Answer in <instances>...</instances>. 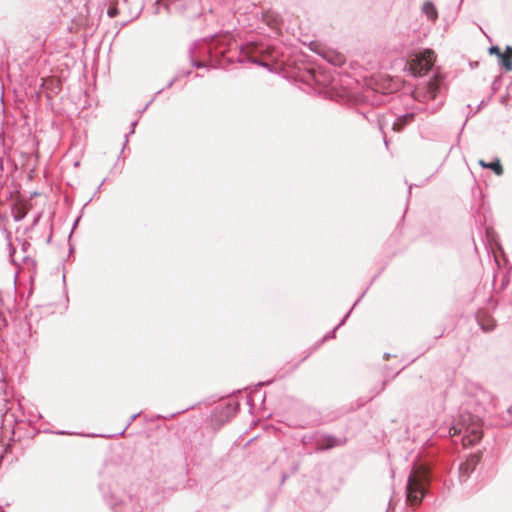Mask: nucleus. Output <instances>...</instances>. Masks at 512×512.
<instances>
[{"mask_svg": "<svg viewBox=\"0 0 512 512\" xmlns=\"http://www.w3.org/2000/svg\"><path fill=\"white\" fill-rule=\"evenodd\" d=\"M431 481V470L425 465L414 466L407 480L406 501L411 506L421 504Z\"/></svg>", "mask_w": 512, "mask_h": 512, "instance_id": "nucleus-1", "label": "nucleus"}, {"mask_svg": "<svg viewBox=\"0 0 512 512\" xmlns=\"http://www.w3.org/2000/svg\"><path fill=\"white\" fill-rule=\"evenodd\" d=\"M435 53L431 49H425L409 56L405 69L415 77L426 75L433 67Z\"/></svg>", "mask_w": 512, "mask_h": 512, "instance_id": "nucleus-2", "label": "nucleus"}, {"mask_svg": "<svg viewBox=\"0 0 512 512\" xmlns=\"http://www.w3.org/2000/svg\"><path fill=\"white\" fill-rule=\"evenodd\" d=\"M471 418L470 414H462L460 420L453 423L449 428L450 436L463 435L462 442L464 446L474 445L482 438V432L478 428L470 427L467 424Z\"/></svg>", "mask_w": 512, "mask_h": 512, "instance_id": "nucleus-3", "label": "nucleus"}, {"mask_svg": "<svg viewBox=\"0 0 512 512\" xmlns=\"http://www.w3.org/2000/svg\"><path fill=\"white\" fill-rule=\"evenodd\" d=\"M440 90L438 81H429L424 86L416 88L414 97L418 101L435 100Z\"/></svg>", "mask_w": 512, "mask_h": 512, "instance_id": "nucleus-4", "label": "nucleus"}, {"mask_svg": "<svg viewBox=\"0 0 512 512\" xmlns=\"http://www.w3.org/2000/svg\"><path fill=\"white\" fill-rule=\"evenodd\" d=\"M345 442H346V439L337 438V437H335L333 435H329V434H321V435L316 436V438H315V445H316L315 450L316 451L329 450V449H332L337 446H342L345 444Z\"/></svg>", "mask_w": 512, "mask_h": 512, "instance_id": "nucleus-5", "label": "nucleus"}, {"mask_svg": "<svg viewBox=\"0 0 512 512\" xmlns=\"http://www.w3.org/2000/svg\"><path fill=\"white\" fill-rule=\"evenodd\" d=\"M481 456L479 454H471L467 459L462 462L459 466V478L461 482L466 481L471 473L475 470L479 464Z\"/></svg>", "mask_w": 512, "mask_h": 512, "instance_id": "nucleus-6", "label": "nucleus"}, {"mask_svg": "<svg viewBox=\"0 0 512 512\" xmlns=\"http://www.w3.org/2000/svg\"><path fill=\"white\" fill-rule=\"evenodd\" d=\"M258 52L261 55H263L264 49H261ZM239 62H241V63L249 62V63L255 64V65L261 66V67H265V68L269 67V64L265 61L263 56H261V57L255 56L253 53H251L249 51H245L243 49L240 51Z\"/></svg>", "mask_w": 512, "mask_h": 512, "instance_id": "nucleus-7", "label": "nucleus"}, {"mask_svg": "<svg viewBox=\"0 0 512 512\" xmlns=\"http://www.w3.org/2000/svg\"><path fill=\"white\" fill-rule=\"evenodd\" d=\"M415 113L407 112L403 115L397 116L392 122V128L396 132L402 131L409 123L414 120Z\"/></svg>", "mask_w": 512, "mask_h": 512, "instance_id": "nucleus-8", "label": "nucleus"}, {"mask_svg": "<svg viewBox=\"0 0 512 512\" xmlns=\"http://www.w3.org/2000/svg\"><path fill=\"white\" fill-rule=\"evenodd\" d=\"M422 14L425 15L428 21L435 23L438 19V11L431 1H425L421 8Z\"/></svg>", "mask_w": 512, "mask_h": 512, "instance_id": "nucleus-9", "label": "nucleus"}, {"mask_svg": "<svg viewBox=\"0 0 512 512\" xmlns=\"http://www.w3.org/2000/svg\"><path fill=\"white\" fill-rule=\"evenodd\" d=\"M263 21L271 28L275 29L281 22V17L278 13L266 11L263 13Z\"/></svg>", "mask_w": 512, "mask_h": 512, "instance_id": "nucleus-10", "label": "nucleus"}, {"mask_svg": "<svg viewBox=\"0 0 512 512\" xmlns=\"http://www.w3.org/2000/svg\"><path fill=\"white\" fill-rule=\"evenodd\" d=\"M220 43H221L220 39L212 40L210 46L207 47V51H206L208 54H210V57H217V56L225 57V53L227 52V49L226 48L220 49L218 47L220 45Z\"/></svg>", "mask_w": 512, "mask_h": 512, "instance_id": "nucleus-11", "label": "nucleus"}, {"mask_svg": "<svg viewBox=\"0 0 512 512\" xmlns=\"http://www.w3.org/2000/svg\"><path fill=\"white\" fill-rule=\"evenodd\" d=\"M479 165L482 166L483 168L491 169L498 176H501L504 172L503 167L498 158L489 163L485 162L484 160H480Z\"/></svg>", "mask_w": 512, "mask_h": 512, "instance_id": "nucleus-12", "label": "nucleus"}, {"mask_svg": "<svg viewBox=\"0 0 512 512\" xmlns=\"http://www.w3.org/2000/svg\"><path fill=\"white\" fill-rule=\"evenodd\" d=\"M364 296V293L360 296V298L354 303L353 307L348 311V313L344 316V318L341 320V322L337 325V327L330 333H328L327 335L324 336L323 338V341H326L328 339H331L333 337H335V330L340 327L341 325H343L346 321V319L349 317L352 309L358 304V302L360 301V299Z\"/></svg>", "mask_w": 512, "mask_h": 512, "instance_id": "nucleus-13", "label": "nucleus"}, {"mask_svg": "<svg viewBox=\"0 0 512 512\" xmlns=\"http://www.w3.org/2000/svg\"><path fill=\"white\" fill-rule=\"evenodd\" d=\"M501 60V65L506 71L512 70V58L511 55H505L504 53L502 56L499 57Z\"/></svg>", "mask_w": 512, "mask_h": 512, "instance_id": "nucleus-14", "label": "nucleus"}, {"mask_svg": "<svg viewBox=\"0 0 512 512\" xmlns=\"http://www.w3.org/2000/svg\"><path fill=\"white\" fill-rule=\"evenodd\" d=\"M479 324L481 329L485 332H490L496 327L495 321L493 319H488L487 322L479 320Z\"/></svg>", "mask_w": 512, "mask_h": 512, "instance_id": "nucleus-15", "label": "nucleus"}, {"mask_svg": "<svg viewBox=\"0 0 512 512\" xmlns=\"http://www.w3.org/2000/svg\"><path fill=\"white\" fill-rule=\"evenodd\" d=\"M190 73H191V71H187V72H183V73L178 72V73H177V74L172 78V80H170V81L167 83V85H166V87H165V88H170V87H172V85H173V84H174V83H175V82H176L180 77H182V76H188V75H190Z\"/></svg>", "mask_w": 512, "mask_h": 512, "instance_id": "nucleus-16", "label": "nucleus"}, {"mask_svg": "<svg viewBox=\"0 0 512 512\" xmlns=\"http://www.w3.org/2000/svg\"><path fill=\"white\" fill-rule=\"evenodd\" d=\"M189 52H190V55H191V64H192V66H194L196 68L206 67V64L204 62L194 59V56H193L194 52H193L192 48L190 49Z\"/></svg>", "mask_w": 512, "mask_h": 512, "instance_id": "nucleus-17", "label": "nucleus"}, {"mask_svg": "<svg viewBox=\"0 0 512 512\" xmlns=\"http://www.w3.org/2000/svg\"><path fill=\"white\" fill-rule=\"evenodd\" d=\"M107 14L110 18H114L120 14V9L117 6L110 5L108 7Z\"/></svg>", "mask_w": 512, "mask_h": 512, "instance_id": "nucleus-18", "label": "nucleus"}, {"mask_svg": "<svg viewBox=\"0 0 512 512\" xmlns=\"http://www.w3.org/2000/svg\"><path fill=\"white\" fill-rule=\"evenodd\" d=\"M375 117H376V122H377V125H378L379 129L381 131H383L384 127L386 125H388V121L384 117H382V116H380L378 114L375 115Z\"/></svg>", "mask_w": 512, "mask_h": 512, "instance_id": "nucleus-19", "label": "nucleus"}, {"mask_svg": "<svg viewBox=\"0 0 512 512\" xmlns=\"http://www.w3.org/2000/svg\"><path fill=\"white\" fill-rule=\"evenodd\" d=\"M329 62H331L335 66H340L344 63V59L341 55H335L334 58L328 59Z\"/></svg>", "mask_w": 512, "mask_h": 512, "instance_id": "nucleus-20", "label": "nucleus"}, {"mask_svg": "<svg viewBox=\"0 0 512 512\" xmlns=\"http://www.w3.org/2000/svg\"><path fill=\"white\" fill-rule=\"evenodd\" d=\"M489 53H490V54H495V55H497L498 57L502 56V54H503V53L501 52V50L499 49V47H498V46H491V47L489 48Z\"/></svg>", "mask_w": 512, "mask_h": 512, "instance_id": "nucleus-21", "label": "nucleus"}, {"mask_svg": "<svg viewBox=\"0 0 512 512\" xmlns=\"http://www.w3.org/2000/svg\"><path fill=\"white\" fill-rule=\"evenodd\" d=\"M136 125H137V120H136V121H133V122L131 123V129H130L129 133H128V134H126V142L128 141V136L134 133V130H135Z\"/></svg>", "mask_w": 512, "mask_h": 512, "instance_id": "nucleus-22", "label": "nucleus"}, {"mask_svg": "<svg viewBox=\"0 0 512 512\" xmlns=\"http://www.w3.org/2000/svg\"><path fill=\"white\" fill-rule=\"evenodd\" d=\"M140 415V413H136L130 417V420L128 422V426Z\"/></svg>", "mask_w": 512, "mask_h": 512, "instance_id": "nucleus-23", "label": "nucleus"}, {"mask_svg": "<svg viewBox=\"0 0 512 512\" xmlns=\"http://www.w3.org/2000/svg\"><path fill=\"white\" fill-rule=\"evenodd\" d=\"M505 55H511V58H512V47L511 46H507L506 47Z\"/></svg>", "mask_w": 512, "mask_h": 512, "instance_id": "nucleus-24", "label": "nucleus"}, {"mask_svg": "<svg viewBox=\"0 0 512 512\" xmlns=\"http://www.w3.org/2000/svg\"><path fill=\"white\" fill-rule=\"evenodd\" d=\"M363 116H364V117H365L369 122H373V121H374L373 117H370L369 115H367V114H365V113H363Z\"/></svg>", "mask_w": 512, "mask_h": 512, "instance_id": "nucleus-25", "label": "nucleus"}, {"mask_svg": "<svg viewBox=\"0 0 512 512\" xmlns=\"http://www.w3.org/2000/svg\"><path fill=\"white\" fill-rule=\"evenodd\" d=\"M153 100H154V98H153V99H151V100H149V102L146 104V106L144 107V109H143V110L147 109V107L152 103V101H153Z\"/></svg>", "mask_w": 512, "mask_h": 512, "instance_id": "nucleus-26", "label": "nucleus"}, {"mask_svg": "<svg viewBox=\"0 0 512 512\" xmlns=\"http://www.w3.org/2000/svg\"><path fill=\"white\" fill-rule=\"evenodd\" d=\"M389 357H390V354H388V353H385V354H384V358H385L386 360H388V359H389Z\"/></svg>", "mask_w": 512, "mask_h": 512, "instance_id": "nucleus-27", "label": "nucleus"}, {"mask_svg": "<svg viewBox=\"0 0 512 512\" xmlns=\"http://www.w3.org/2000/svg\"><path fill=\"white\" fill-rule=\"evenodd\" d=\"M508 413L512 415V405L508 408Z\"/></svg>", "mask_w": 512, "mask_h": 512, "instance_id": "nucleus-28", "label": "nucleus"}, {"mask_svg": "<svg viewBox=\"0 0 512 512\" xmlns=\"http://www.w3.org/2000/svg\"><path fill=\"white\" fill-rule=\"evenodd\" d=\"M57 434L64 435V434H67V432H65V431H59V432H57Z\"/></svg>", "mask_w": 512, "mask_h": 512, "instance_id": "nucleus-29", "label": "nucleus"}, {"mask_svg": "<svg viewBox=\"0 0 512 512\" xmlns=\"http://www.w3.org/2000/svg\"><path fill=\"white\" fill-rule=\"evenodd\" d=\"M0 325H6V320L3 319L2 322H0Z\"/></svg>", "mask_w": 512, "mask_h": 512, "instance_id": "nucleus-30", "label": "nucleus"}, {"mask_svg": "<svg viewBox=\"0 0 512 512\" xmlns=\"http://www.w3.org/2000/svg\"><path fill=\"white\" fill-rule=\"evenodd\" d=\"M0 325H6V320L3 319L2 322H0Z\"/></svg>", "mask_w": 512, "mask_h": 512, "instance_id": "nucleus-31", "label": "nucleus"}, {"mask_svg": "<svg viewBox=\"0 0 512 512\" xmlns=\"http://www.w3.org/2000/svg\"><path fill=\"white\" fill-rule=\"evenodd\" d=\"M269 55H270V57H272V58L274 57V56H273V50H272V51H269Z\"/></svg>", "mask_w": 512, "mask_h": 512, "instance_id": "nucleus-32", "label": "nucleus"}, {"mask_svg": "<svg viewBox=\"0 0 512 512\" xmlns=\"http://www.w3.org/2000/svg\"><path fill=\"white\" fill-rule=\"evenodd\" d=\"M102 184H104V181H101V184H99L98 189H101Z\"/></svg>", "mask_w": 512, "mask_h": 512, "instance_id": "nucleus-33", "label": "nucleus"}, {"mask_svg": "<svg viewBox=\"0 0 512 512\" xmlns=\"http://www.w3.org/2000/svg\"><path fill=\"white\" fill-rule=\"evenodd\" d=\"M102 184H104V181H101V184H99L98 189H101Z\"/></svg>", "mask_w": 512, "mask_h": 512, "instance_id": "nucleus-34", "label": "nucleus"}, {"mask_svg": "<svg viewBox=\"0 0 512 512\" xmlns=\"http://www.w3.org/2000/svg\"><path fill=\"white\" fill-rule=\"evenodd\" d=\"M102 184H104V181H101V184H99L98 189H101Z\"/></svg>", "mask_w": 512, "mask_h": 512, "instance_id": "nucleus-35", "label": "nucleus"}, {"mask_svg": "<svg viewBox=\"0 0 512 512\" xmlns=\"http://www.w3.org/2000/svg\"><path fill=\"white\" fill-rule=\"evenodd\" d=\"M163 89H160L156 92V95L160 94L162 92Z\"/></svg>", "mask_w": 512, "mask_h": 512, "instance_id": "nucleus-36", "label": "nucleus"}, {"mask_svg": "<svg viewBox=\"0 0 512 512\" xmlns=\"http://www.w3.org/2000/svg\"><path fill=\"white\" fill-rule=\"evenodd\" d=\"M15 252V249H12V252H10V257H12V254Z\"/></svg>", "mask_w": 512, "mask_h": 512, "instance_id": "nucleus-37", "label": "nucleus"}, {"mask_svg": "<svg viewBox=\"0 0 512 512\" xmlns=\"http://www.w3.org/2000/svg\"><path fill=\"white\" fill-rule=\"evenodd\" d=\"M384 144L387 146L386 137L384 136Z\"/></svg>", "mask_w": 512, "mask_h": 512, "instance_id": "nucleus-38", "label": "nucleus"}]
</instances>
